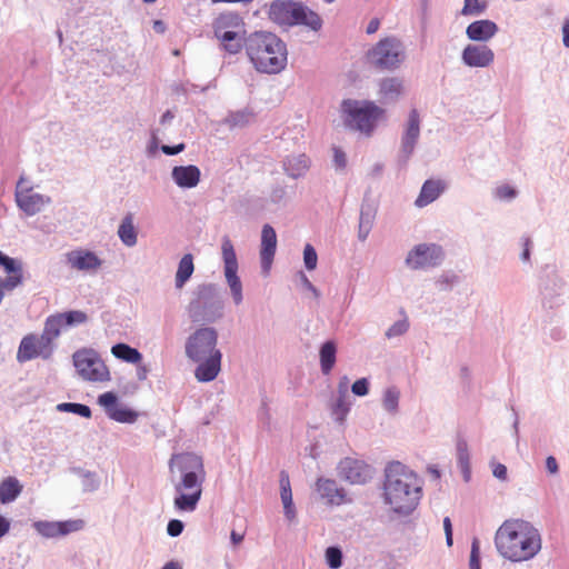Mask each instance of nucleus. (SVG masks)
<instances>
[{"label": "nucleus", "instance_id": "nucleus-1", "mask_svg": "<svg viewBox=\"0 0 569 569\" xmlns=\"http://www.w3.org/2000/svg\"><path fill=\"white\" fill-rule=\"evenodd\" d=\"M423 480L400 461L389 462L385 468L382 486L383 503L399 518L409 517L422 498Z\"/></svg>", "mask_w": 569, "mask_h": 569}, {"label": "nucleus", "instance_id": "nucleus-2", "mask_svg": "<svg viewBox=\"0 0 569 569\" xmlns=\"http://www.w3.org/2000/svg\"><path fill=\"white\" fill-rule=\"evenodd\" d=\"M169 473L177 493L173 500L174 508L183 512L194 511L206 480L202 458L193 452L174 453L169 460Z\"/></svg>", "mask_w": 569, "mask_h": 569}, {"label": "nucleus", "instance_id": "nucleus-3", "mask_svg": "<svg viewBox=\"0 0 569 569\" xmlns=\"http://www.w3.org/2000/svg\"><path fill=\"white\" fill-rule=\"evenodd\" d=\"M495 546L498 553L511 562L530 561L542 549V536L528 520L507 519L496 531Z\"/></svg>", "mask_w": 569, "mask_h": 569}, {"label": "nucleus", "instance_id": "nucleus-4", "mask_svg": "<svg viewBox=\"0 0 569 569\" xmlns=\"http://www.w3.org/2000/svg\"><path fill=\"white\" fill-rule=\"evenodd\" d=\"M218 331L213 327L197 328L184 342L186 357L198 363L194 377L200 382H210L221 370L222 353L217 347Z\"/></svg>", "mask_w": 569, "mask_h": 569}, {"label": "nucleus", "instance_id": "nucleus-5", "mask_svg": "<svg viewBox=\"0 0 569 569\" xmlns=\"http://www.w3.org/2000/svg\"><path fill=\"white\" fill-rule=\"evenodd\" d=\"M244 48L259 72L274 74L287 66V44L272 32L257 31L250 34L244 41Z\"/></svg>", "mask_w": 569, "mask_h": 569}, {"label": "nucleus", "instance_id": "nucleus-6", "mask_svg": "<svg viewBox=\"0 0 569 569\" xmlns=\"http://www.w3.org/2000/svg\"><path fill=\"white\" fill-rule=\"evenodd\" d=\"M223 308L219 288L213 283H202L196 288L187 311L192 322L213 323L222 318Z\"/></svg>", "mask_w": 569, "mask_h": 569}, {"label": "nucleus", "instance_id": "nucleus-7", "mask_svg": "<svg viewBox=\"0 0 569 569\" xmlns=\"http://www.w3.org/2000/svg\"><path fill=\"white\" fill-rule=\"evenodd\" d=\"M268 14L270 20L280 26L303 24L313 31H318L322 26V20L318 13L301 3L290 0L272 1Z\"/></svg>", "mask_w": 569, "mask_h": 569}, {"label": "nucleus", "instance_id": "nucleus-8", "mask_svg": "<svg viewBox=\"0 0 569 569\" xmlns=\"http://www.w3.org/2000/svg\"><path fill=\"white\" fill-rule=\"evenodd\" d=\"M383 109L372 101H359L345 99L341 102V117L343 123L353 130L371 134L378 119L383 114Z\"/></svg>", "mask_w": 569, "mask_h": 569}, {"label": "nucleus", "instance_id": "nucleus-9", "mask_svg": "<svg viewBox=\"0 0 569 569\" xmlns=\"http://www.w3.org/2000/svg\"><path fill=\"white\" fill-rule=\"evenodd\" d=\"M406 59V46L395 36L381 39L367 52L368 63L381 71L397 70Z\"/></svg>", "mask_w": 569, "mask_h": 569}, {"label": "nucleus", "instance_id": "nucleus-10", "mask_svg": "<svg viewBox=\"0 0 569 569\" xmlns=\"http://www.w3.org/2000/svg\"><path fill=\"white\" fill-rule=\"evenodd\" d=\"M72 359L78 375L83 380L103 382L110 379L107 366L93 349L83 348L77 350Z\"/></svg>", "mask_w": 569, "mask_h": 569}, {"label": "nucleus", "instance_id": "nucleus-11", "mask_svg": "<svg viewBox=\"0 0 569 569\" xmlns=\"http://www.w3.org/2000/svg\"><path fill=\"white\" fill-rule=\"evenodd\" d=\"M445 250L437 243H419L409 250L405 263L411 270H428L439 267L445 260Z\"/></svg>", "mask_w": 569, "mask_h": 569}, {"label": "nucleus", "instance_id": "nucleus-12", "mask_svg": "<svg viewBox=\"0 0 569 569\" xmlns=\"http://www.w3.org/2000/svg\"><path fill=\"white\" fill-rule=\"evenodd\" d=\"M221 257L223 261V273L230 288L231 297L236 306L243 300L242 283L238 277V260L232 241L228 236L221 239Z\"/></svg>", "mask_w": 569, "mask_h": 569}, {"label": "nucleus", "instance_id": "nucleus-13", "mask_svg": "<svg viewBox=\"0 0 569 569\" xmlns=\"http://www.w3.org/2000/svg\"><path fill=\"white\" fill-rule=\"evenodd\" d=\"M56 349V345H51L48 340H44L42 335L28 333L26 335L18 347L17 360L20 363L41 358L49 360Z\"/></svg>", "mask_w": 569, "mask_h": 569}, {"label": "nucleus", "instance_id": "nucleus-14", "mask_svg": "<svg viewBox=\"0 0 569 569\" xmlns=\"http://www.w3.org/2000/svg\"><path fill=\"white\" fill-rule=\"evenodd\" d=\"M14 200L18 208L30 217L39 213L46 206L51 203L49 196L33 192L32 187H26L23 177L17 182Z\"/></svg>", "mask_w": 569, "mask_h": 569}, {"label": "nucleus", "instance_id": "nucleus-15", "mask_svg": "<svg viewBox=\"0 0 569 569\" xmlns=\"http://www.w3.org/2000/svg\"><path fill=\"white\" fill-rule=\"evenodd\" d=\"M66 263L72 270L94 274L102 267L103 260L94 251L78 248L66 253Z\"/></svg>", "mask_w": 569, "mask_h": 569}, {"label": "nucleus", "instance_id": "nucleus-16", "mask_svg": "<svg viewBox=\"0 0 569 569\" xmlns=\"http://www.w3.org/2000/svg\"><path fill=\"white\" fill-rule=\"evenodd\" d=\"M420 137V117L416 109L408 114V120L401 136L399 161L406 164L412 156Z\"/></svg>", "mask_w": 569, "mask_h": 569}, {"label": "nucleus", "instance_id": "nucleus-17", "mask_svg": "<svg viewBox=\"0 0 569 569\" xmlns=\"http://www.w3.org/2000/svg\"><path fill=\"white\" fill-rule=\"evenodd\" d=\"M338 473L352 485H365L371 479L372 469L361 459L347 457L340 461Z\"/></svg>", "mask_w": 569, "mask_h": 569}, {"label": "nucleus", "instance_id": "nucleus-18", "mask_svg": "<svg viewBox=\"0 0 569 569\" xmlns=\"http://www.w3.org/2000/svg\"><path fill=\"white\" fill-rule=\"evenodd\" d=\"M98 403L104 409L106 415L120 423H134L139 413L128 407L118 406V397L114 392L108 391L98 397Z\"/></svg>", "mask_w": 569, "mask_h": 569}, {"label": "nucleus", "instance_id": "nucleus-19", "mask_svg": "<svg viewBox=\"0 0 569 569\" xmlns=\"http://www.w3.org/2000/svg\"><path fill=\"white\" fill-rule=\"evenodd\" d=\"M34 530L44 538L63 537L82 529L83 520L47 521L38 520L32 523Z\"/></svg>", "mask_w": 569, "mask_h": 569}, {"label": "nucleus", "instance_id": "nucleus-20", "mask_svg": "<svg viewBox=\"0 0 569 569\" xmlns=\"http://www.w3.org/2000/svg\"><path fill=\"white\" fill-rule=\"evenodd\" d=\"M566 282L558 274L553 273L548 276L540 289L541 303L545 309H555L562 305V295L565 291Z\"/></svg>", "mask_w": 569, "mask_h": 569}, {"label": "nucleus", "instance_id": "nucleus-21", "mask_svg": "<svg viewBox=\"0 0 569 569\" xmlns=\"http://www.w3.org/2000/svg\"><path fill=\"white\" fill-rule=\"evenodd\" d=\"M461 60L469 68H487L495 60V52L485 44H468L461 52Z\"/></svg>", "mask_w": 569, "mask_h": 569}, {"label": "nucleus", "instance_id": "nucleus-22", "mask_svg": "<svg viewBox=\"0 0 569 569\" xmlns=\"http://www.w3.org/2000/svg\"><path fill=\"white\" fill-rule=\"evenodd\" d=\"M405 91L403 80L399 77H386L378 83L379 101L383 104L398 102Z\"/></svg>", "mask_w": 569, "mask_h": 569}, {"label": "nucleus", "instance_id": "nucleus-23", "mask_svg": "<svg viewBox=\"0 0 569 569\" xmlns=\"http://www.w3.org/2000/svg\"><path fill=\"white\" fill-rule=\"evenodd\" d=\"M277 249V234L274 229L270 224H264L261 231V249L260 259L261 268L267 272L273 261V257Z\"/></svg>", "mask_w": 569, "mask_h": 569}, {"label": "nucleus", "instance_id": "nucleus-24", "mask_svg": "<svg viewBox=\"0 0 569 569\" xmlns=\"http://www.w3.org/2000/svg\"><path fill=\"white\" fill-rule=\"evenodd\" d=\"M498 30L496 22L485 19L471 22L466 29V34L471 41L487 42L497 34Z\"/></svg>", "mask_w": 569, "mask_h": 569}, {"label": "nucleus", "instance_id": "nucleus-25", "mask_svg": "<svg viewBox=\"0 0 569 569\" xmlns=\"http://www.w3.org/2000/svg\"><path fill=\"white\" fill-rule=\"evenodd\" d=\"M200 169L197 166H177L171 171L173 181L180 188L190 189L196 187L200 181Z\"/></svg>", "mask_w": 569, "mask_h": 569}, {"label": "nucleus", "instance_id": "nucleus-26", "mask_svg": "<svg viewBox=\"0 0 569 569\" xmlns=\"http://www.w3.org/2000/svg\"><path fill=\"white\" fill-rule=\"evenodd\" d=\"M445 190V184L440 180H426L421 187L420 193L415 201L419 208H423L437 200Z\"/></svg>", "mask_w": 569, "mask_h": 569}, {"label": "nucleus", "instance_id": "nucleus-27", "mask_svg": "<svg viewBox=\"0 0 569 569\" xmlns=\"http://www.w3.org/2000/svg\"><path fill=\"white\" fill-rule=\"evenodd\" d=\"M310 167L309 158L303 154L288 156L282 161V168L284 172L293 179L301 178L306 174Z\"/></svg>", "mask_w": 569, "mask_h": 569}, {"label": "nucleus", "instance_id": "nucleus-28", "mask_svg": "<svg viewBox=\"0 0 569 569\" xmlns=\"http://www.w3.org/2000/svg\"><path fill=\"white\" fill-rule=\"evenodd\" d=\"M316 486L321 498L331 503H340L345 498L343 489H339L337 482L332 479L319 478Z\"/></svg>", "mask_w": 569, "mask_h": 569}, {"label": "nucleus", "instance_id": "nucleus-29", "mask_svg": "<svg viewBox=\"0 0 569 569\" xmlns=\"http://www.w3.org/2000/svg\"><path fill=\"white\" fill-rule=\"evenodd\" d=\"M22 485L16 477H7L0 482V503L13 502L22 492Z\"/></svg>", "mask_w": 569, "mask_h": 569}, {"label": "nucleus", "instance_id": "nucleus-30", "mask_svg": "<svg viewBox=\"0 0 569 569\" xmlns=\"http://www.w3.org/2000/svg\"><path fill=\"white\" fill-rule=\"evenodd\" d=\"M457 465L462 473L463 480L468 482L471 478V463L468 442L459 438L456 443Z\"/></svg>", "mask_w": 569, "mask_h": 569}, {"label": "nucleus", "instance_id": "nucleus-31", "mask_svg": "<svg viewBox=\"0 0 569 569\" xmlns=\"http://www.w3.org/2000/svg\"><path fill=\"white\" fill-rule=\"evenodd\" d=\"M320 368L323 375H329L337 359V345L333 340L323 342L319 350Z\"/></svg>", "mask_w": 569, "mask_h": 569}, {"label": "nucleus", "instance_id": "nucleus-32", "mask_svg": "<svg viewBox=\"0 0 569 569\" xmlns=\"http://www.w3.org/2000/svg\"><path fill=\"white\" fill-rule=\"evenodd\" d=\"M118 237L121 242L131 248L134 247L138 242V234L136 227L133 224V216L132 213H128L121 220V223L118 228Z\"/></svg>", "mask_w": 569, "mask_h": 569}, {"label": "nucleus", "instance_id": "nucleus-33", "mask_svg": "<svg viewBox=\"0 0 569 569\" xmlns=\"http://www.w3.org/2000/svg\"><path fill=\"white\" fill-rule=\"evenodd\" d=\"M243 20L237 12H223L220 13L213 22V32L221 30H236L243 29Z\"/></svg>", "mask_w": 569, "mask_h": 569}, {"label": "nucleus", "instance_id": "nucleus-34", "mask_svg": "<svg viewBox=\"0 0 569 569\" xmlns=\"http://www.w3.org/2000/svg\"><path fill=\"white\" fill-rule=\"evenodd\" d=\"M63 329H66V327L63 326L62 319L58 312L50 315L46 319L41 335L44 337V340H48L51 345H56L54 341L60 337Z\"/></svg>", "mask_w": 569, "mask_h": 569}, {"label": "nucleus", "instance_id": "nucleus-35", "mask_svg": "<svg viewBox=\"0 0 569 569\" xmlns=\"http://www.w3.org/2000/svg\"><path fill=\"white\" fill-rule=\"evenodd\" d=\"M193 270V257L192 254L187 253L181 258L178 264V270L174 279L176 288L181 289L192 276Z\"/></svg>", "mask_w": 569, "mask_h": 569}, {"label": "nucleus", "instance_id": "nucleus-36", "mask_svg": "<svg viewBox=\"0 0 569 569\" xmlns=\"http://www.w3.org/2000/svg\"><path fill=\"white\" fill-rule=\"evenodd\" d=\"M111 353L128 363H139L142 359V355L138 349L122 342L112 346Z\"/></svg>", "mask_w": 569, "mask_h": 569}, {"label": "nucleus", "instance_id": "nucleus-37", "mask_svg": "<svg viewBox=\"0 0 569 569\" xmlns=\"http://www.w3.org/2000/svg\"><path fill=\"white\" fill-rule=\"evenodd\" d=\"M399 399H400V391L397 387L391 386L388 387L382 396V407L383 409L395 416L398 413L399 409Z\"/></svg>", "mask_w": 569, "mask_h": 569}, {"label": "nucleus", "instance_id": "nucleus-38", "mask_svg": "<svg viewBox=\"0 0 569 569\" xmlns=\"http://www.w3.org/2000/svg\"><path fill=\"white\" fill-rule=\"evenodd\" d=\"M351 398L349 395L347 396H340L338 395L337 400L332 407V415L335 417V420L339 423H342L351 408Z\"/></svg>", "mask_w": 569, "mask_h": 569}, {"label": "nucleus", "instance_id": "nucleus-39", "mask_svg": "<svg viewBox=\"0 0 569 569\" xmlns=\"http://www.w3.org/2000/svg\"><path fill=\"white\" fill-rule=\"evenodd\" d=\"M66 328L83 325L88 321V315L81 310L59 312Z\"/></svg>", "mask_w": 569, "mask_h": 569}, {"label": "nucleus", "instance_id": "nucleus-40", "mask_svg": "<svg viewBox=\"0 0 569 569\" xmlns=\"http://www.w3.org/2000/svg\"><path fill=\"white\" fill-rule=\"evenodd\" d=\"M57 410L60 412H71L83 418H91V409L89 406L77 402H62L57 406Z\"/></svg>", "mask_w": 569, "mask_h": 569}, {"label": "nucleus", "instance_id": "nucleus-41", "mask_svg": "<svg viewBox=\"0 0 569 569\" xmlns=\"http://www.w3.org/2000/svg\"><path fill=\"white\" fill-rule=\"evenodd\" d=\"M251 118H252L251 112H249L247 110H239V111L229 113L228 117L226 118V123L230 128H242L250 122Z\"/></svg>", "mask_w": 569, "mask_h": 569}, {"label": "nucleus", "instance_id": "nucleus-42", "mask_svg": "<svg viewBox=\"0 0 569 569\" xmlns=\"http://www.w3.org/2000/svg\"><path fill=\"white\" fill-rule=\"evenodd\" d=\"M0 266L8 274H18L23 272L22 262L18 259L11 258L0 251Z\"/></svg>", "mask_w": 569, "mask_h": 569}, {"label": "nucleus", "instance_id": "nucleus-43", "mask_svg": "<svg viewBox=\"0 0 569 569\" xmlns=\"http://www.w3.org/2000/svg\"><path fill=\"white\" fill-rule=\"evenodd\" d=\"M487 3L485 0H465L461 10L462 16H479L486 10Z\"/></svg>", "mask_w": 569, "mask_h": 569}, {"label": "nucleus", "instance_id": "nucleus-44", "mask_svg": "<svg viewBox=\"0 0 569 569\" xmlns=\"http://www.w3.org/2000/svg\"><path fill=\"white\" fill-rule=\"evenodd\" d=\"M376 219V209L369 204L363 203L360 210L359 226L368 227L372 229L373 222Z\"/></svg>", "mask_w": 569, "mask_h": 569}, {"label": "nucleus", "instance_id": "nucleus-45", "mask_svg": "<svg viewBox=\"0 0 569 569\" xmlns=\"http://www.w3.org/2000/svg\"><path fill=\"white\" fill-rule=\"evenodd\" d=\"M280 489L282 505H289L290 502H293L290 480L286 471H281L280 473Z\"/></svg>", "mask_w": 569, "mask_h": 569}, {"label": "nucleus", "instance_id": "nucleus-46", "mask_svg": "<svg viewBox=\"0 0 569 569\" xmlns=\"http://www.w3.org/2000/svg\"><path fill=\"white\" fill-rule=\"evenodd\" d=\"M82 477V487L87 492H93L98 490L100 480L96 472L92 471H80Z\"/></svg>", "mask_w": 569, "mask_h": 569}, {"label": "nucleus", "instance_id": "nucleus-47", "mask_svg": "<svg viewBox=\"0 0 569 569\" xmlns=\"http://www.w3.org/2000/svg\"><path fill=\"white\" fill-rule=\"evenodd\" d=\"M326 561L332 569H337L342 565V552L338 547H328L326 550Z\"/></svg>", "mask_w": 569, "mask_h": 569}, {"label": "nucleus", "instance_id": "nucleus-48", "mask_svg": "<svg viewBox=\"0 0 569 569\" xmlns=\"http://www.w3.org/2000/svg\"><path fill=\"white\" fill-rule=\"evenodd\" d=\"M303 263L307 270L311 271L317 268L318 254L316 249L307 243L303 249Z\"/></svg>", "mask_w": 569, "mask_h": 569}, {"label": "nucleus", "instance_id": "nucleus-49", "mask_svg": "<svg viewBox=\"0 0 569 569\" xmlns=\"http://www.w3.org/2000/svg\"><path fill=\"white\" fill-rule=\"evenodd\" d=\"M409 329V322L407 319L398 320L386 331V337L392 339L405 335Z\"/></svg>", "mask_w": 569, "mask_h": 569}, {"label": "nucleus", "instance_id": "nucleus-50", "mask_svg": "<svg viewBox=\"0 0 569 569\" xmlns=\"http://www.w3.org/2000/svg\"><path fill=\"white\" fill-rule=\"evenodd\" d=\"M23 282L22 273L9 274L7 278L0 280V288L4 290H13Z\"/></svg>", "mask_w": 569, "mask_h": 569}, {"label": "nucleus", "instance_id": "nucleus-51", "mask_svg": "<svg viewBox=\"0 0 569 569\" xmlns=\"http://www.w3.org/2000/svg\"><path fill=\"white\" fill-rule=\"evenodd\" d=\"M469 568L470 569H481L480 546H479V540L477 538H475L471 542Z\"/></svg>", "mask_w": 569, "mask_h": 569}, {"label": "nucleus", "instance_id": "nucleus-52", "mask_svg": "<svg viewBox=\"0 0 569 569\" xmlns=\"http://www.w3.org/2000/svg\"><path fill=\"white\" fill-rule=\"evenodd\" d=\"M458 282V276L451 272L442 273L436 281L441 290H449Z\"/></svg>", "mask_w": 569, "mask_h": 569}, {"label": "nucleus", "instance_id": "nucleus-53", "mask_svg": "<svg viewBox=\"0 0 569 569\" xmlns=\"http://www.w3.org/2000/svg\"><path fill=\"white\" fill-rule=\"evenodd\" d=\"M495 196L500 200L510 201L517 197V190L510 186L503 184L496 188Z\"/></svg>", "mask_w": 569, "mask_h": 569}, {"label": "nucleus", "instance_id": "nucleus-54", "mask_svg": "<svg viewBox=\"0 0 569 569\" xmlns=\"http://www.w3.org/2000/svg\"><path fill=\"white\" fill-rule=\"evenodd\" d=\"M333 167L337 171H343L347 166V156L340 148L333 147Z\"/></svg>", "mask_w": 569, "mask_h": 569}, {"label": "nucleus", "instance_id": "nucleus-55", "mask_svg": "<svg viewBox=\"0 0 569 569\" xmlns=\"http://www.w3.org/2000/svg\"><path fill=\"white\" fill-rule=\"evenodd\" d=\"M351 391L358 397H365L369 392V381L367 378L356 380L351 386Z\"/></svg>", "mask_w": 569, "mask_h": 569}, {"label": "nucleus", "instance_id": "nucleus-56", "mask_svg": "<svg viewBox=\"0 0 569 569\" xmlns=\"http://www.w3.org/2000/svg\"><path fill=\"white\" fill-rule=\"evenodd\" d=\"M184 523L179 519H171L167 525V533L170 537H178L182 533Z\"/></svg>", "mask_w": 569, "mask_h": 569}, {"label": "nucleus", "instance_id": "nucleus-57", "mask_svg": "<svg viewBox=\"0 0 569 569\" xmlns=\"http://www.w3.org/2000/svg\"><path fill=\"white\" fill-rule=\"evenodd\" d=\"M221 44L223 46V49L227 52H229L231 54H236L242 49V47L244 46V42L242 40V37L239 36V37H237V40L226 41V42H222Z\"/></svg>", "mask_w": 569, "mask_h": 569}, {"label": "nucleus", "instance_id": "nucleus-58", "mask_svg": "<svg viewBox=\"0 0 569 569\" xmlns=\"http://www.w3.org/2000/svg\"><path fill=\"white\" fill-rule=\"evenodd\" d=\"M243 29L236 30H221L219 32H214V36L220 40V42H226L230 40H237V37L241 36Z\"/></svg>", "mask_w": 569, "mask_h": 569}, {"label": "nucleus", "instance_id": "nucleus-59", "mask_svg": "<svg viewBox=\"0 0 569 569\" xmlns=\"http://www.w3.org/2000/svg\"><path fill=\"white\" fill-rule=\"evenodd\" d=\"M492 475L500 481H507L508 479V469L503 463L500 462H491Z\"/></svg>", "mask_w": 569, "mask_h": 569}, {"label": "nucleus", "instance_id": "nucleus-60", "mask_svg": "<svg viewBox=\"0 0 569 569\" xmlns=\"http://www.w3.org/2000/svg\"><path fill=\"white\" fill-rule=\"evenodd\" d=\"M522 252L520 254V259L523 261V262H530V256H531V247H532V241L529 237H523L522 239Z\"/></svg>", "mask_w": 569, "mask_h": 569}, {"label": "nucleus", "instance_id": "nucleus-61", "mask_svg": "<svg viewBox=\"0 0 569 569\" xmlns=\"http://www.w3.org/2000/svg\"><path fill=\"white\" fill-rule=\"evenodd\" d=\"M184 143H178L176 146L162 144L161 151L167 156H176L184 150Z\"/></svg>", "mask_w": 569, "mask_h": 569}, {"label": "nucleus", "instance_id": "nucleus-62", "mask_svg": "<svg viewBox=\"0 0 569 569\" xmlns=\"http://www.w3.org/2000/svg\"><path fill=\"white\" fill-rule=\"evenodd\" d=\"M258 418L264 425H269V422H270L269 408L264 401H262V403H261V407L258 412Z\"/></svg>", "mask_w": 569, "mask_h": 569}, {"label": "nucleus", "instance_id": "nucleus-63", "mask_svg": "<svg viewBox=\"0 0 569 569\" xmlns=\"http://www.w3.org/2000/svg\"><path fill=\"white\" fill-rule=\"evenodd\" d=\"M546 469L550 475H557L559 471V466L557 459L553 456H549L546 459Z\"/></svg>", "mask_w": 569, "mask_h": 569}, {"label": "nucleus", "instance_id": "nucleus-64", "mask_svg": "<svg viewBox=\"0 0 569 569\" xmlns=\"http://www.w3.org/2000/svg\"><path fill=\"white\" fill-rule=\"evenodd\" d=\"M301 281L306 289L312 292V295L318 298L320 296L319 290L310 282L307 276L303 272H300Z\"/></svg>", "mask_w": 569, "mask_h": 569}]
</instances>
